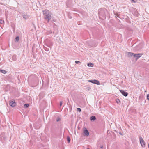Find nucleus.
<instances>
[{
  "instance_id": "nucleus-1",
  "label": "nucleus",
  "mask_w": 149,
  "mask_h": 149,
  "mask_svg": "<svg viewBox=\"0 0 149 149\" xmlns=\"http://www.w3.org/2000/svg\"><path fill=\"white\" fill-rule=\"evenodd\" d=\"M44 18L47 20L49 22L52 18L51 14L49 13V10H43Z\"/></svg>"
},
{
  "instance_id": "nucleus-2",
  "label": "nucleus",
  "mask_w": 149,
  "mask_h": 149,
  "mask_svg": "<svg viewBox=\"0 0 149 149\" xmlns=\"http://www.w3.org/2000/svg\"><path fill=\"white\" fill-rule=\"evenodd\" d=\"M105 9H100L98 10V14L100 15L105 17Z\"/></svg>"
},
{
  "instance_id": "nucleus-3",
  "label": "nucleus",
  "mask_w": 149,
  "mask_h": 149,
  "mask_svg": "<svg viewBox=\"0 0 149 149\" xmlns=\"http://www.w3.org/2000/svg\"><path fill=\"white\" fill-rule=\"evenodd\" d=\"M142 54L141 53L134 54V53L133 57L135 58L136 60L138 59L140 57H141Z\"/></svg>"
},
{
  "instance_id": "nucleus-4",
  "label": "nucleus",
  "mask_w": 149,
  "mask_h": 149,
  "mask_svg": "<svg viewBox=\"0 0 149 149\" xmlns=\"http://www.w3.org/2000/svg\"><path fill=\"white\" fill-rule=\"evenodd\" d=\"M139 140L140 141V143L141 146L143 147L145 146V142L144 140L143 139V138H142V137H140Z\"/></svg>"
},
{
  "instance_id": "nucleus-5",
  "label": "nucleus",
  "mask_w": 149,
  "mask_h": 149,
  "mask_svg": "<svg viewBox=\"0 0 149 149\" xmlns=\"http://www.w3.org/2000/svg\"><path fill=\"white\" fill-rule=\"evenodd\" d=\"M126 55H127V57L129 58H131L133 57L134 53L126 52Z\"/></svg>"
},
{
  "instance_id": "nucleus-6",
  "label": "nucleus",
  "mask_w": 149,
  "mask_h": 149,
  "mask_svg": "<svg viewBox=\"0 0 149 149\" xmlns=\"http://www.w3.org/2000/svg\"><path fill=\"white\" fill-rule=\"evenodd\" d=\"M10 105L12 107H14L16 105V103L14 100H11L10 102Z\"/></svg>"
},
{
  "instance_id": "nucleus-7",
  "label": "nucleus",
  "mask_w": 149,
  "mask_h": 149,
  "mask_svg": "<svg viewBox=\"0 0 149 149\" xmlns=\"http://www.w3.org/2000/svg\"><path fill=\"white\" fill-rule=\"evenodd\" d=\"M120 91L122 94L125 96L126 97L127 96L128 94L127 92L125 91L124 90H120Z\"/></svg>"
},
{
  "instance_id": "nucleus-8",
  "label": "nucleus",
  "mask_w": 149,
  "mask_h": 149,
  "mask_svg": "<svg viewBox=\"0 0 149 149\" xmlns=\"http://www.w3.org/2000/svg\"><path fill=\"white\" fill-rule=\"evenodd\" d=\"M89 133L88 131L85 128L84 132V135L85 136H88L89 135Z\"/></svg>"
},
{
  "instance_id": "nucleus-9",
  "label": "nucleus",
  "mask_w": 149,
  "mask_h": 149,
  "mask_svg": "<svg viewBox=\"0 0 149 149\" xmlns=\"http://www.w3.org/2000/svg\"><path fill=\"white\" fill-rule=\"evenodd\" d=\"M93 83L96 84L98 85L100 84V83L98 80H93Z\"/></svg>"
},
{
  "instance_id": "nucleus-10",
  "label": "nucleus",
  "mask_w": 149,
  "mask_h": 149,
  "mask_svg": "<svg viewBox=\"0 0 149 149\" xmlns=\"http://www.w3.org/2000/svg\"><path fill=\"white\" fill-rule=\"evenodd\" d=\"M96 119V118L95 116H92L90 117V120L91 121H94Z\"/></svg>"
},
{
  "instance_id": "nucleus-11",
  "label": "nucleus",
  "mask_w": 149,
  "mask_h": 149,
  "mask_svg": "<svg viewBox=\"0 0 149 149\" xmlns=\"http://www.w3.org/2000/svg\"><path fill=\"white\" fill-rule=\"evenodd\" d=\"M0 72L4 74H6L7 73V71L5 70H0Z\"/></svg>"
},
{
  "instance_id": "nucleus-12",
  "label": "nucleus",
  "mask_w": 149,
  "mask_h": 149,
  "mask_svg": "<svg viewBox=\"0 0 149 149\" xmlns=\"http://www.w3.org/2000/svg\"><path fill=\"white\" fill-rule=\"evenodd\" d=\"M12 59L14 61H16V55L13 56H12Z\"/></svg>"
},
{
  "instance_id": "nucleus-13",
  "label": "nucleus",
  "mask_w": 149,
  "mask_h": 149,
  "mask_svg": "<svg viewBox=\"0 0 149 149\" xmlns=\"http://www.w3.org/2000/svg\"><path fill=\"white\" fill-rule=\"evenodd\" d=\"M87 65L89 67H93V64L92 63H90L88 64Z\"/></svg>"
},
{
  "instance_id": "nucleus-14",
  "label": "nucleus",
  "mask_w": 149,
  "mask_h": 149,
  "mask_svg": "<svg viewBox=\"0 0 149 149\" xmlns=\"http://www.w3.org/2000/svg\"><path fill=\"white\" fill-rule=\"evenodd\" d=\"M29 106V105L28 104H25L24 105V107L25 108H27Z\"/></svg>"
},
{
  "instance_id": "nucleus-15",
  "label": "nucleus",
  "mask_w": 149,
  "mask_h": 149,
  "mask_svg": "<svg viewBox=\"0 0 149 149\" xmlns=\"http://www.w3.org/2000/svg\"><path fill=\"white\" fill-rule=\"evenodd\" d=\"M67 141L68 143H69L70 142V138L69 137H67Z\"/></svg>"
},
{
  "instance_id": "nucleus-16",
  "label": "nucleus",
  "mask_w": 149,
  "mask_h": 149,
  "mask_svg": "<svg viewBox=\"0 0 149 149\" xmlns=\"http://www.w3.org/2000/svg\"><path fill=\"white\" fill-rule=\"evenodd\" d=\"M19 40V38L18 36H17L15 38V40L17 42Z\"/></svg>"
},
{
  "instance_id": "nucleus-17",
  "label": "nucleus",
  "mask_w": 149,
  "mask_h": 149,
  "mask_svg": "<svg viewBox=\"0 0 149 149\" xmlns=\"http://www.w3.org/2000/svg\"><path fill=\"white\" fill-rule=\"evenodd\" d=\"M77 111L80 112L81 111V109L80 108H78L77 109Z\"/></svg>"
},
{
  "instance_id": "nucleus-18",
  "label": "nucleus",
  "mask_w": 149,
  "mask_h": 149,
  "mask_svg": "<svg viewBox=\"0 0 149 149\" xmlns=\"http://www.w3.org/2000/svg\"><path fill=\"white\" fill-rule=\"evenodd\" d=\"M116 102L118 104H119L120 103V101L119 99H116Z\"/></svg>"
},
{
  "instance_id": "nucleus-19",
  "label": "nucleus",
  "mask_w": 149,
  "mask_h": 149,
  "mask_svg": "<svg viewBox=\"0 0 149 149\" xmlns=\"http://www.w3.org/2000/svg\"><path fill=\"white\" fill-rule=\"evenodd\" d=\"M23 17L24 18L26 19V18H28V16L27 15H23Z\"/></svg>"
},
{
  "instance_id": "nucleus-20",
  "label": "nucleus",
  "mask_w": 149,
  "mask_h": 149,
  "mask_svg": "<svg viewBox=\"0 0 149 149\" xmlns=\"http://www.w3.org/2000/svg\"><path fill=\"white\" fill-rule=\"evenodd\" d=\"M4 23V21L2 19L0 20V23L3 24Z\"/></svg>"
},
{
  "instance_id": "nucleus-21",
  "label": "nucleus",
  "mask_w": 149,
  "mask_h": 149,
  "mask_svg": "<svg viewBox=\"0 0 149 149\" xmlns=\"http://www.w3.org/2000/svg\"><path fill=\"white\" fill-rule=\"evenodd\" d=\"M60 119L59 117H58L56 120V121L57 122H58L60 121Z\"/></svg>"
},
{
  "instance_id": "nucleus-22",
  "label": "nucleus",
  "mask_w": 149,
  "mask_h": 149,
  "mask_svg": "<svg viewBox=\"0 0 149 149\" xmlns=\"http://www.w3.org/2000/svg\"><path fill=\"white\" fill-rule=\"evenodd\" d=\"M75 63H76V64H78L79 63H80V62L79 61H75Z\"/></svg>"
},
{
  "instance_id": "nucleus-23",
  "label": "nucleus",
  "mask_w": 149,
  "mask_h": 149,
  "mask_svg": "<svg viewBox=\"0 0 149 149\" xmlns=\"http://www.w3.org/2000/svg\"><path fill=\"white\" fill-rule=\"evenodd\" d=\"M45 50L46 51H48L49 50V48L46 47H44Z\"/></svg>"
},
{
  "instance_id": "nucleus-24",
  "label": "nucleus",
  "mask_w": 149,
  "mask_h": 149,
  "mask_svg": "<svg viewBox=\"0 0 149 149\" xmlns=\"http://www.w3.org/2000/svg\"><path fill=\"white\" fill-rule=\"evenodd\" d=\"M62 103H63V101H61L60 102V106H62Z\"/></svg>"
},
{
  "instance_id": "nucleus-25",
  "label": "nucleus",
  "mask_w": 149,
  "mask_h": 149,
  "mask_svg": "<svg viewBox=\"0 0 149 149\" xmlns=\"http://www.w3.org/2000/svg\"><path fill=\"white\" fill-rule=\"evenodd\" d=\"M88 81L89 82H91L93 83V80H88Z\"/></svg>"
},
{
  "instance_id": "nucleus-26",
  "label": "nucleus",
  "mask_w": 149,
  "mask_h": 149,
  "mask_svg": "<svg viewBox=\"0 0 149 149\" xmlns=\"http://www.w3.org/2000/svg\"><path fill=\"white\" fill-rule=\"evenodd\" d=\"M147 99L149 100V94H148L147 96Z\"/></svg>"
},
{
  "instance_id": "nucleus-27",
  "label": "nucleus",
  "mask_w": 149,
  "mask_h": 149,
  "mask_svg": "<svg viewBox=\"0 0 149 149\" xmlns=\"http://www.w3.org/2000/svg\"><path fill=\"white\" fill-rule=\"evenodd\" d=\"M100 147V148H103V146H101Z\"/></svg>"
},
{
  "instance_id": "nucleus-28",
  "label": "nucleus",
  "mask_w": 149,
  "mask_h": 149,
  "mask_svg": "<svg viewBox=\"0 0 149 149\" xmlns=\"http://www.w3.org/2000/svg\"><path fill=\"white\" fill-rule=\"evenodd\" d=\"M140 46V45H139L138 47H139V46Z\"/></svg>"
},
{
  "instance_id": "nucleus-29",
  "label": "nucleus",
  "mask_w": 149,
  "mask_h": 149,
  "mask_svg": "<svg viewBox=\"0 0 149 149\" xmlns=\"http://www.w3.org/2000/svg\"><path fill=\"white\" fill-rule=\"evenodd\" d=\"M134 2V0H132Z\"/></svg>"
},
{
  "instance_id": "nucleus-30",
  "label": "nucleus",
  "mask_w": 149,
  "mask_h": 149,
  "mask_svg": "<svg viewBox=\"0 0 149 149\" xmlns=\"http://www.w3.org/2000/svg\"><path fill=\"white\" fill-rule=\"evenodd\" d=\"M142 48V47H140V48H141H141Z\"/></svg>"
},
{
  "instance_id": "nucleus-31",
  "label": "nucleus",
  "mask_w": 149,
  "mask_h": 149,
  "mask_svg": "<svg viewBox=\"0 0 149 149\" xmlns=\"http://www.w3.org/2000/svg\"><path fill=\"white\" fill-rule=\"evenodd\" d=\"M120 134H121V133H120Z\"/></svg>"
}]
</instances>
